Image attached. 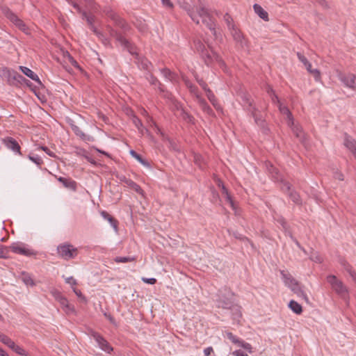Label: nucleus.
I'll use <instances>...</instances> for the list:
<instances>
[{
	"label": "nucleus",
	"mask_w": 356,
	"mask_h": 356,
	"mask_svg": "<svg viewBox=\"0 0 356 356\" xmlns=\"http://www.w3.org/2000/svg\"><path fill=\"white\" fill-rule=\"evenodd\" d=\"M232 298L233 293L229 291L220 290L216 295L215 302L217 308L229 310L232 319L238 323L242 316L241 307L234 302Z\"/></svg>",
	"instance_id": "nucleus-1"
},
{
	"label": "nucleus",
	"mask_w": 356,
	"mask_h": 356,
	"mask_svg": "<svg viewBox=\"0 0 356 356\" xmlns=\"http://www.w3.org/2000/svg\"><path fill=\"white\" fill-rule=\"evenodd\" d=\"M193 47L195 51L200 55L202 60L208 67H212L215 63H217L220 67L225 66L222 58L209 44L206 46L200 39H195Z\"/></svg>",
	"instance_id": "nucleus-2"
},
{
	"label": "nucleus",
	"mask_w": 356,
	"mask_h": 356,
	"mask_svg": "<svg viewBox=\"0 0 356 356\" xmlns=\"http://www.w3.org/2000/svg\"><path fill=\"white\" fill-rule=\"evenodd\" d=\"M183 8L187 11L191 19L196 24H200V18H201L202 22L205 24L212 32V34L216 37V23L207 9L203 6H200L197 7L195 11L193 8H191V6L187 3H186Z\"/></svg>",
	"instance_id": "nucleus-3"
},
{
	"label": "nucleus",
	"mask_w": 356,
	"mask_h": 356,
	"mask_svg": "<svg viewBox=\"0 0 356 356\" xmlns=\"http://www.w3.org/2000/svg\"><path fill=\"white\" fill-rule=\"evenodd\" d=\"M0 76L6 80L7 83L15 87H20L25 81V78L16 71L4 67L0 70Z\"/></svg>",
	"instance_id": "nucleus-4"
},
{
	"label": "nucleus",
	"mask_w": 356,
	"mask_h": 356,
	"mask_svg": "<svg viewBox=\"0 0 356 356\" xmlns=\"http://www.w3.org/2000/svg\"><path fill=\"white\" fill-rule=\"evenodd\" d=\"M78 253V249L68 243H61L57 247L58 255L66 261L74 259Z\"/></svg>",
	"instance_id": "nucleus-5"
},
{
	"label": "nucleus",
	"mask_w": 356,
	"mask_h": 356,
	"mask_svg": "<svg viewBox=\"0 0 356 356\" xmlns=\"http://www.w3.org/2000/svg\"><path fill=\"white\" fill-rule=\"evenodd\" d=\"M327 281L330 284L332 290L341 298L346 300L348 298V289L335 275H328L327 277Z\"/></svg>",
	"instance_id": "nucleus-6"
},
{
	"label": "nucleus",
	"mask_w": 356,
	"mask_h": 356,
	"mask_svg": "<svg viewBox=\"0 0 356 356\" xmlns=\"http://www.w3.org/2000/svg\"><path fill=\"white\" fill-rule=\"evenodd\" d=\"M110 35L115 38L124 49H126L131 54H134V45L127 40L122 33H119L116 30L111 27H108Z\"/></svg>",
	"instance_id": "nucleus-7"
},
{
	"label": "nucleus",
	"mask_w": 356,
	"mask_h": 356,
	"mask_svg": "<svg viewBox=\"0 0 356 356\" xmlns=\"http://www.w3.org/2000/svg\"><path fill=\"white\" fill-rule=\"evenodd\" d=\"M3 13L5 16L13 22L19 30L23 31L24 33L28 34L29 33V28L26 25V24L19 19L12 10H10L8 8H5L3 9Z\"/></svg>",
	"instance_id": "nucleus-8"
},
{
	"label": "nucleus",
	"mask_w": 356,
	"mask_h": 356,
	"mask_svg": "<svg viewBox=\"0 0 356 356\" xmlns=\"http://www.w3.org/2000/svg\"><path fill=\"white\" fill-rule=\"evenodd\" d=\"M8 248V250H11L12 252L16 254H22L26 257L35 256L37 252L33 249L27 248L22 243H14Z\"/></svg>",
	"instance_id": "nucleus-9"
},
{
	"label": "nucleus",
	"mask_w": 356,
	"mask_h": 356,
	"mask_svg": "<svg viewBox=\"0 0 356 356\" xmlns=\"http://www.w3.org/2000/svg\"><path fill=\"white\" fill-rule=\"evenodd\" d=\"M106 15L110 17L115 23V24L120 28L123 33L128 32L131 27L122 18L120 17L115 13L111 10L104 11Z\"/></svg>",
	"instance_id": "nucleus-10"
},
{
	"label": "nucleus",
	"mask_w": 356,
	"mask_h": 356,
	"mask_svg": "<svg viewBox=\"0 0 356 356\" xmlns=\"http://www.w3.org/2000/svg\"><path fill=\"white\" fill-rule=\"evenodd\" d=\"M339 80L348 88L356 90V75L348 73L339 74Z\"/></svg>",
	"instance_id": "nucleus-11"
},
{
	"label": "nucleus",
	"mask_w": 356,
	"mask_h": 356,
	"mask_svg": "<svg viewBox=\"0 0 356 356\" xmlns=\"http://www.w3.org/2000/svg\"><path fill=\"white\" fill-rule=\"evenodd\" d=\"M3 144L9 149L12 150L13 152L18 154L19 155H22L21 152V147L18 142L12 137H6L2 138Z\"/></svg>",
	"instance_id": "nucleus-12"
},
{
	"label": "nucleus",
	"mask_w": 356,
	"mask_h": 356,
	"mask_svg": "<svg viewBox=\"0 0 356 356\" xmlns=\"http://www.w3.org/2000/svg\"><path fill=\"white\" fill-rule=\"evenodd\" d=\"M282 184V190L289 193V196L295 204L298 205L302 204V200L300 195L296 191L291 190V184L287 181H284Z\"/></svg>",
	"instance_id": "nucleus-13"
},
{
	"label": "nucleus",
	"mask_w": 356,
	"mask_h": 356,
	"mask_svg": "<svg viewBox=\"0 0 356 356\" xmlns=\"http://www.w3.org/2000/svg\"><path fill=\"white\" fill-rule=\"evenodd\" d=\"M96 342L98 343L99 348L104 351L110 353L113 350L112 346L110 343L103 338L102 335H92Z\"/></svg>",
	"instance_id": "nucleus-14"
},
{
	"label": "nucleus",
	"mask_w": 356,
	"mask_h": 356,
	"mask_svg": "<svg viewBox=\"0 0 356 356\" xmlns=\"http://www.w3.org/2000/svg\"><path fill=\"white\" fill-rule=\"evenodd\" d=\"M58 181L62 183L65 188L70 189L73 191H76L77 184L74 180L72 179L71 178L60 177L58 178Z\"/></svg>",
	"instance_id": "nucleus-15"
},
{
	"label": "nucleus",
	"mask_w": 356,
	"mask_h": 356,
	"mask_svg": "<svg viewBox=\"0 0 356 356\" xmlns=\"http://www.w3.org/2000/svg\"><path fill=\"white\" fill-rule=\"evenodd\" d=\"M19 70L26 76H27L32 80L36 81L39 85L42 86V83L41 81L40 80L38 76L36 74H35L31 69H29L27 67L19 66Z\"/></svg>",
	"instance_id": "nucleus-16"
},
{
	"label": "nucleus",
	"mask_w": 356,
	"mask_h": 356,
	"mask_svg": "<svg viewBox=\"0 0 356 356\" xmlns=\"http://www.w3.org/2000/svg\"><path fill=\"white\" fill-rule=\"evenodd\" d=\"M289 287L298 297H301L306 300H307V296L306 293L303 291L301 286L300 285V284L298 281L296 282L293 283V284H290Z\"/></svg>",
	"instance_id": "nucleus-17"
},
{
	"label": "nucleus",
	"mask_w": 356,
	"mask_h": 356,
	"mask_svg": "<svg viewBox=\"0 0 356 356\" xmlns=\"http://www.w3.org/2000/svg\"><path fill=\"white\" fill-rule=\"evenodd\" d=\"M344 145L351 151L356 159V141L349 136H346Z\"/></svg>",
	"instance_id": "nucleus-18"
},
{
	"label": "nucleus",
	"mask_w": 356,
	"mask_h": 356,
	"mask_svg": "<svg viewBox=\"0 0 356 356\" xmlns=\"http://www.w3.org/2000/svg\"><path fill=\"white\" fill-rule=\"evenodd\" d=\"M231 34L234 38V40L240 43L241 45L243 44V35L240 30H238L235 26H232V29H229Z\"/></svg>",
	"instance_id": "nucleus-19"
},
{
	"label": "nucleus",
	"mask_w": 356,
	"mask_h": 356,
	"mask_svg": "<svg viewBox=\"0 0 356 356\" xmlns=\"http://www.w3.org/2000/svg\"><path fill=\"white\" fill-rule=\"evenodd\" d=\"M123 181L129 186L130 187L131 189L134 190L136 193H138V194L141 195H144V191L141 188V187L138 184H136V182H134V181H132L131 179H127V178H124V180Z\"/></svg>",
	"instance_id": "nucleus-20"
},
{
	"label": "nucleus",
	"mask_w": 356,
	"mask_h": 356,
	"mask_svg": "<svg viewBox=\"0 0 356 356\" xmlns=\"http://www.w3.org/2000/svg\"><path fill=\"white\" fill-rule=\"evenodd\" d=\"M278 108L280 113L286 116L287 119L289 120V125L293 124V115L288 107L283 106L282 104H280V105H278Z\"/></svg>",
	"instance_id": "nucleus-21"
},
{
	"label": "nucleus",
	"mask_w": 356,
	"mask_h": 356,
	"mask_svg": "<svg viewBox=\"0 0 356 356\" xmlns=\"http://www.w3.org/2000/svg\"><path fill=\"white\" fill-rule=\"evenodd\" d=\"M138 66L140 69L148 71V73L151 72L153 69V65L150 61L145 58H142L138 61Z\"/></svg>",
	"instance_id": "nucleus-22"
},
{
	"label": "nucleus",
	"mask_w": 356,
	"mask_h": 356,
	"mask_svg": "<svg viewBox=\"0 0 356 356\" xmlns=\"http://www.w3.org/2000/svg\"><path fill=\"white\" fill-rule=\"evenodd\" d=\"M253 8L254 12L264 20L268 21V14L266 11H265L263 8L257 4L255 3L253 6Z\"/></svg>",
	"instance_id": "nucleus-23"
},
{
	"label": "nucleus",
	"mask_w": 356,
	"mask_h": 356,
	"mask_svg": "<svg viewBox=\"0 0 356 356\" xmlns=\"http://www.w3.org/2000/svg\"><path fill=\"white\" fill-rule=\"evenodd\" d=\"M72 129L74 134L83 140L90 141L92 139L91 136L85 134L78 126L72 125Z\"/></svg>",
	"instance_id": "nucleus-24"
},
{
	"label": "nucleus",
	"mask_w": 356,
	"mask_h": 356,
	"mask_svg": "<svg viewBox=\"0 0 356 356\" xmlns=\"http://www.w3.org/2000/svg\"><path fill=\"white\" fill-rule=\"evenodd\" d=\"M257 108H252V110L249 112L251 113V115L254 118L255 123L261 128H265V120L261 117L259 116L257 113Z\"/></svg>",
	"instance_id": "nucleus-25"
},
{
	"label": "nucleus",
	"mask_w": 356,
	"mask_h": 356,
	"mask_svg": "<svg viewBox=\"0 0 356 356\" xmlns=\"http://www.w3.org/2000/svg\"><path fill=\"white\" fill-rule=\"evenodd\" d=\"M268 169L276 181H281L282 183L284 182L282 175L275 167L270 164L269 167L268 166Z\"/></svg>",
	"instance_id": "nucleus-26"
},
{
	"label": "nucleus",
	"mask_w": 356,
	"mask_h": 356,
	"mask_svg": "<svg viewBox=\"0 0 356 356\" xmlns=\"http://www.w3.org/2000/svg\"><path fill=\"white\" fill-rule=\"evenodd\" d=\"M146 79L149 81L151 85L158 86L160 91H163V85L160 83L157 78L155 77L151 72L147 74Z\"/></svg>",
	"instance_id": "nucleus-27"
},
{
	"label": "nucleus",
	"mask_w": 356,
	"mask_h": 356,
	"mask_svg": "<svg viewBox=\"0 0 356 356\" xmlns=\"http://www.w3.org/2000/svg\"><path fill=\"white\" fill-rule=\"evenodd\" d=\"M101 215L105 220H107L110 222L111 225L115 229V230H117V229H118L117 220H115L112 216H111L108 213H107L105 211H102Z\"/></svg>",
	"instance_id": "nucleus-28"
},
{
	"label": "nucleus",
	"mask_w": 356,
	"mask_h": 356,
	"mask_svg": "<svg viewBox=\"0 0 356 356\" xmlns=\"http://www.w3.org/2000/svg\"><path fill=\"white\" fill-rule=\"evenodd\" d=\"M281 275L285 285L287 286L297 282L290 273H286L284 270L281 271Z\"/></svg>",
	"instance_id": "nucleus-29"
},
{
	"label": "nucleus",
	"mask_w": 356,
	"mask_h": 356,
	"mask_svg": "<svg viewBox=\"0 0 356 356\" xmlns=\"http://www.w3.org/2000/svg\"><path fill=\"white\" fill-rule=\"evenodd\" d=\"M200 106H201L202 109L206 112L209 115H213V111L211 109V108L209 106V104L207 103L206 100L203 98H200L197 100Z\"/></svg>",
	"instance_id": "nucleus-30"
},
{
	"label": "nucleus",
	"mask_w": 356,
	"mask_h": 356,
	"mask_svg": "<svg viewBox=\"0 0 356 356\" xmlns=\"http://www.w3.org/2000/svg\"><path fill=\"white\" fill-rule=\"evenodd\" d=\"M222 184V194L225 196L226 201L230 204V206L234 209V204L230 194L228 192L227 188L225 186L222 182H220Z\"/></svg>",
	"instance_id": "nucleus-31"
},
{
	"label": "nucleus",
	"mask_w": 356,
	"mask_h": 356,
	"mask_svg": "<svg viewBox=\"0 0 356 356\" xmlns=\"http://www.w3.org/2000/svg\"><path fill=\"white\" fill-rule=\"evenodd\" d=\"M289 307L296 314H300L302 312V306L295 300H291Z\"/></svg>",
	"instance_id": "nucleus-32"
},
{
	"label": "nucleus",
	"mask_w": 356,
	"mask_h": 356,
	"mask_svg": "<svg viewBox=\"0 0 356 356\" xmlns=\"http://www.w3.org/2000/svg\"><path fill=\"white\" fill-rule=\"evenodd\" d=\"M241 98L243 102V106L246 107V109L248 111L252 110V108H255L254 106H253L252 100L250 99L248 95L243 94L241 96Z\"/></svg>",
	"instance_id": "nucleus-33"
},
{
	"label": "nucleus",
	"mask_w": 356,
	"mask_h": 356,
	"mask_svg": "<svg viewBox=\"0 0 356 356\" xmlns=\"http://www.w3.org/2000/svg\"><path fill=\"white\" fill-rule=\"evenodd\" d=\"M161 72L165 79L171 81H173L176 78V74L168 68L161 69Z\"/></svg>",
	"instance_id": "nucleus-34"
},
{
	"label": "nucleus",
	"mask_w": 356,
	"mask_h": 356,
	"mask_svg": "<svg viewBox=\"0 0 356 356\" xmlns=\"http://www.w3.org/2000/svg\"><path fill=\"white\" fill-rule=\"evenodd\" d=\"M130 154L135 158L137 161H138L142 165L146 167H149V163L147 161L144 159L140 154H138L136 152L131 149L130 151Z\"/></svg>",
	"instance_id": "nucleus-35"
},
{
	"label": "nucleus",
	"mask_w": 356,
	"mask_h": 356,
	"mask_svg": "<svg viewBox=\"0 0 356 356\" xmlns=\"http://www.w3.org/2000/svg\"><path fill=\"white\" fill-rule=\"evenodd\" d=\"M186 86L188 87V88L189 89L190 92L193 94L197 99L198 100L200 98H201V96L199 94V92H198V88L197 86H195V85L192 84L190 81H186Z\"/></svg>",
	"instance_id": "nucleus-36"
},
{
	"label": "nucleus",
	"mask_w": 356,
	"mask_h": 356,
	"mask_svg": "<svg viewBox=\"0 0 356 356\" xmlns=\"http://www.w3.org/2000/svg\"><path fill=\"white\" fill-rule=\"evenodd\" d=\"M22 280L23 282L27 286H33L35 285V283L29 273H22Z\"/></svg>",
	"instance_id": "nucleus-37"
},
{
	"label": "nucleus",
	"mask_w": 356,
	"mask_h": 356,
	"mask_svg": "<svg viewBox=\"0 0 356 356\" xmlns=\"http://www.w3.org/2000/svg\"><path fill=\"white\" fill-rule=\"evenodd\" d=\"M306 69H307V70L310 74H312L314 76V78H315L316 81H319V80H320V79H321V72H320V71H319L318 70H317V69H314V70H313V69L312 68V64H311V63H310V64H309V65L306 67Z\"/></svg>",
	"instance_id": "nucleus-38"
},
{
	"label": "nucleus",
	"mask_w": 356,
	"mask_h": 356,
	"mask_svg": "<svg viewBox=\"0 0 356 356\" xmlns=\"http://www.w3.org/2000/svg\"><path fill=\"white\" fill-rule=\"evenodd\" d=\"M133 123L136 126V127L138 129V130L141 133L143 134V130L145 129L143 125V123L141 120L134 115L132 119Z\"/></svg>",
	"instance_id": "nucleus-39"
},
{
	"label": "nucleus",
	"mask_w": 356,
	"mask_h": 356,
	"mask_svg": "<svg viewBox=\"0 0 356 356\" xmlns=\"http://www.w3.org/2000/svg\"><path fill=\"white\" fill-rule=\"evenodd\" d=\"M90 29L92 31V32L99 38L101 39L104 44H106V42H108L107 39L104 38V35L97 31V28L93 25L89 26Z\"/></svg>",
	"instance_id": "nucleus-40"
},
{
	"label": "nucleus",
	"mask_w": 356,
	"mask_h": 356,
	"mask_svg": "<svg viewBox=\"0 0 356 356\" xmlns=\"http://www.w3.org/2000/svg\"><path fill=\"white\" fill-rule=\"evenodd\" d=\"M28 157L31 161L35 163L39 168H41V165L43 164V161L40 156L37 155L33 156L31 154H29Z\"/></svg>",
	"instance_id": "nucleus-41"
},
{
	"label": "nucleus",
	"mask_w": 356,
	"mask_h": 356,
	"mask_svg": "<svg viewBox=\"0 0 356 356\" xmlns=\"http://www.w3.org/2000/svg\"><path fill=\"white\" fill-rule=\"evenodd\" d=\"M159 131L161 133V136L163 137V140H166L168 142V143H169V148L172 149V150L177 151L178 149L177 148L176 144L173 141H172L170 139H169L167 136H165L164 135V134H163L161 131L160 129H159Z\"/></svg>",
	"instance_id": "nucleus-42"
},
{
	"label": "nucleus",
	"mask_w": 356,
	"mask_h": 356,
	"mask_svg": "<svg viewBox=\"0 0 356 356\" xmlns=\"http://www.w3.org/2000/svg\"><path fill=\"white\" fill-rule=\"evenodd\" d=\"M223 19L226 22L229 29H232V26H235L233 23V19L229 14L225 13V15L223 17Z\"/></svg>",
	"instance_id": "nucleus-43"
},
{
	"label": "nucleus",
	"mask_w": 356,
	"mask_h": 356,
	"mask_svg": "<svg viewBox=\"0 0 356 356\" xmlns=\"http://www.w3.org/2000/svg\"><path fill=\"white\" fill-rule=\"evenodd\" d=\"M135 260L134 257H117L115 259V261L118 263H126L129 261H133Z\"/></svg>",
	"instance_id": "nucleus-44"
},
{
	"label": "nucleus",
	"mask_w": 356,
	"mask_h": 356,
	"mask_svg": "<svg viewBox=\"0 0 356 356\" xmlns=\"http://www.w3.org/2000/svg\"><path fill=\"white\" fill-rule=\"evenodd\" d=\"M9 254L8 248L0 244V257L8 258Z\"/></svg>",
	"instance_id": "nucleus-45"
},
{
	"label": "nucleus",
	"mask_w": 356,
	"mask_h": 356,
	"mask_svg": "<svg viewBox=\"0 0 356 356\" xmlns=\"http://www.w3.org/2000/svg\"><path fill=\"white\" fill-rule=\"evenodd\" d=\"M83 19H86L89 26L93 25L94 17L92 15H88L86 12L82 13Z\"/></svg>",
	"instance_id": "nucleus-46"
},
{
	"label": "nucleus",
	"mask_w": 356,
	"mask_h": 356,
	"mask_svg": "<svg viewBox=\"0 0 356 356\" xmlns=\"http://www.w3.org/2000/svg\"><path fill=\"white\" fill-rule=\"evenodd\" d=\"M182 118L184 120H186L187 122L194 124V118L190 115L189 113L183 111L182 112Z\"/></svg>",
	"instance_id": "nucleus-47"
},
{
	"label": "nucleus",
	"mask_w": 356,
	"mask_h": 356,
	"mask_svg": "<svg viewBox=\"0 0 356 356\" xmlns=\"http://www.w3.org/2000/svg\"><path fill=\"white\" fill-rule=\"evenodd\" d=\"M57 300L59 302V303L63 309L64 307H65L69 304L67 299L66 298L63 297V296H60V295L58 296L57 297Z\"/></svg>",
	"instance_id": "nucleus-48"
},
{
	"label": "nucleus",
	"mask_w": 356,
	"mask_h": 356,
	"mask_svg": "<svg viewBox=\"0 0 356 356\" xmlns=\"http://www.w3.org/2000/svg\"><path fill=\"white\" fill-rule=\"evenodd\" d=\"M12 350L19 355L26 356V351L18 345H16Z\"/></svg>",
	"instance_id": "nucleus-49"
},
{
	"label": "nucleus",
	"mask_w": 356,
	"mask_h": 356,
	"mask_svg": "<svg viewBox=\"0 0 356 356\" xmlns=\"http://www.w3.org/2000/svg\"><path fill=\"white\" fill-rule=\"evenodd\" d=\"M195 79L204 91H207V90L209 89L207 83L202 79H199L197 76H195Z\"/></svg>",
	"instance_id": "nucleus-50"
},
{
	"label": "nucleus",
	"mask_w": 356,
	"mask_h": 356,
	"mask_svg": "<svg viewBox=\"0 0 356 356\" xmlns=\"http://www.w3.org/2000/svg\"><path fill=\"white\" fill-rule=\"evenodd\" d=\"M67 60L75 67L80 68L79 63L76 60L70 55V53H67Z\"/></svg>",
	"instance_id": "nucleus-51"
},
{
	"label": "nucleus",
	"mask_w": 356,
	"mask_h": 356,
	"mask_svg": "<svg viewBox=\"0 0 356 356\" xmlns=\"http://www.w3.org/2000/svg\"><path fill=\"white\" fill-rule=\"evenodd\" d=\"M72 290L78 298H81L83 302H86V297L82 294L81 291L79 289L75 287H72Z\"/></svg>",
	"instance_id": "nucleus-52"
},
{
	"label": "nucleus",
	"mask_w": 356,
	"mask_h": 356,
	"mask_svg": "<svg viewBox=\"0 0 356 356\" xmlns=\"http://www.w3.org/2000/svg\"><path fill=\"white\" fill-rule=\"evenodd\" d=\"M63 310L67 314H74L75 312V309L73 305L70 303L63 308Z\"/></svg>",
	"instance_id": "nucleus-53"
},
{
	"label": "nucleus",
	"mask_w": 356,
	"mask_h": 356,
	"mask_svg": "<svg viewBox=\"0 0 356 356\" xmlns=\"http://www.w3.org/2000/svg\"><path fill=\"white\" fill-rule=\"evenodd\" d=\"M293 131L296 134V137L302 140V133L301 129L298 127H295L293 128Z\"/></svg>",
	"instance_id": "nucleus-54"
},
{
	"label": "nucleus",
	"mask_w": 356,
	"mask_h": 356,
	"mask_svg": "<svg viewBox=\"0 0 356 356\" xmlns=\"http://www.w3.org/2000/svg\"><path fill=\"white\" fill-rule=\"evenodd\" d=\"M65 282L70 284L72 287H74V286L77 284L76 280L72 276L65 278Z\"/></svg>",
	"instance_id": "nucleus-55"
},
{
	"label": "nucleus",
	"mask_w": 356,
	"mask_h": 356,
	"mask_svg": "<svg viewBox=\"0 0 356 356\" xmlns=\"http://www.w3.org/2000/svg\"><path fill=\"white\" fill-rule=\"evenodd\" d=\"M346 269L349 273V274L351 276V277L354 280H356V273L352 269V268L349 265H347L346 266Z\"/></svg>",
	"instance_id": "nucleus-56"
},
{
	"label": "nucleus",
	"mask_w": 356,
	"mask_h": 356,
	"mask_svg": "<svg viewBox=\"0 0 356 356\" xmlns=\"http://www.w3.org/2000/svg\"><path fill=\"white\" fill-rule=\"evenodd\" d=\"M206 92V94H207V98L209 99V100L210 102H213L214 101V99H216V96L214 95L213 92L209 89L207 90Z\"/></svg>",
	"instance_id": "nucleus-57"
},
{
	"label": "nucleus",
	"mask_w": 356,
	"mask_h": 356,
	"mask_svg": "<svg viewBox=\"0 0 356 356\" xmlns=\"http://www.w3.org/2000/svg\"><path fill=\"white\" fill-rule=\"evenodd\" d=\"M40 149L43 150L44 152H45L49 156H51V157H55L56 155L55 154L51 152L47 147L46 146H40Z\"/></svg>",
	"instance_id": "nucleus-58"
},
{
	"label": "nucleus",
	"mask_w": 356,
	"mask_h": 356,
	"mask_svg": "<svg viewBox=\"0 0 356 356\" xmlns=\"http://www.w3.org/2000/svg\"><path fill=\"white\" fill-rule=\"evenodd\" d=\"M0 341L7 345L12 341L8 335H0Z\"/></svg>",
	"instance_id": "nucleus-59"
},
{
	"label": "nucleus",
	"mask_w": 356,
	"mask_h": 356,
	"mask_svg": "<svg viewBox=\"0 0 356 356\" xmlns=\"http://www.w3.org/2000/svg\"><path fill=\"white\" fill-rule=\"evenodd\" d=\"M162 4L163 6L168 8H173V3L171 2L170 0H161Z\"/></svg>",
	"instance_id": "nucleus-60"
},
{
	"label": "nucleus",
	"mask_w": 356,
	"mask_h": 356,
	"mask_svg": "<svg viewBox=\"0 0 356 356\" xmlns=\"http://www.w3.org/2000/svg\"><path fill=\"white\" fill-rule=\"evenodd\" d=\"M270 98H271V100L273 102V103L274 104H276L278 105H280V104H282L278 98V97L276 95L275 93H273L271 96H270Z\"/></svg>",
	"instance_id": "nucleus-61"
},
{
	"label": "nucleus",
	"mask_w": 356,
	"mask_h": 356,
	"mask_svg": "<svg viewBox=\"0 0 356 356\" xmlns=\"http://www.w3.org/2000/svg\"><path fill=\"white\" fill-rule=\"evenodd\" d=\"M297 56H298V58L299 60H300V62H302V63H307V61L308 60L307 59V58H306L304 55H302V54H300V52H298V53H297Z\"/></svg>",
	"instance_id": "nucleus-62"
},
{
	"label": "nucleus",
	"mask_w": 356,
	"mask_h": 356,
	"mask_svg": "<svg viewBox=\"0 0 356 356\" xmlns=\"http://www.w3.org/2000/svg\"><path fill=\"white\" fill-rule=\"evenodd\" d=\"M143 281L149 284H154L156 282V280L155 278H143Z\"/></svg>",
	"instance_id": "nucleus-63"
},
{
	"label": "nucleus",
	"mask_w": 356,
	"mask_h": 356,
	"mask_svg": "<svg viewBox=\"0 0 356 356\" xmlns=\"http://www.w3.org/2000/svg\"><path fill=\"white\" fill-rule=\"evenodd\" d=\"M233 355H234L235 356H248L245 353H244L241 350H235L233 353Z\"/></svg>",
	"instance_id": "nucleus-64"
}]
</instances>
